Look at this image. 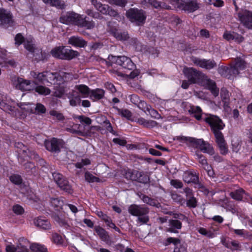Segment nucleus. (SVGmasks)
<instances>
[{
    "instance_id": "obj_53",
    "label": "nucleus",
    "mask_w": 252,
    "mask_h": 252,
    "mask_svg": "<svg viewBox=\"0 0 252 252\" xmlns=\"http://www.w3.org/2000/svg\"><path fill=\"white\" fill-rule=\"evenodd\" d=\"M13 211L17 215H22L24 212L23 208L19 205H15L13 206Z\"/></svg>"
},
{
    "instance_id": "obj_23",
    "label": "nucleus",
    "mask_w": 252,
    "mask_h": 252,
    "mask_svg": "<svg viewBox=\"0 0 252 252\" xmlns=\"http://www.w3.org/2000/svg\"><path fill=\"white\" fill-rule=\"evenodd\" d=\"M12 21V15L4 8H0V25L9 24Z\"/></svg>"
},
{
    "instance_id": "obj_48",
    "label": "nucleus",
    "mask_w": 252,
    "mask_h": 252,
    "mask_svg": "<svg viewBox=\"0 0 252 252\" xmlns=\"http://www.w3.org/2000/svg\"><path fill=\"white\" fill-rule=\"evenodd\" d=\"M224 245L226 248L230 249L233 251L238 250L240 248L239 243L235 241H232L230 244H225Z\"/></svg>"
},
{
    "instance_id": "obj_26",
    "label": "nucleus",
    "mask_w": 252,
    "mask_h": 252,
    "mask_svg": "<svg viewBox=\"0 0 252 252\" xmlns=\"http://www.w3.org/2000/svg\"><path fill=\"white\" fill-rule=\"evenodd\" d=\"M68 98L69 99V104L72 106H76L80 102V96L75 91H72L70 93Z\"/></svg>"
},
{
    "instance_id": "obj_59",
    "label": "nucleus",
    "mask_w": 252,
    "mask_h": 252,
    "mask_svg": "<svg viewBox=\"0 0 252 252\" xmlns=\"http://www.w3.org/2000/svg\"><path fill=\"white\" fill-rule=\"evenodd\" d=\"M174 252H187V248L179 243L175 246Z\"/></svg>"
},
{
    "instance_id": "obj_60",
    "label": "nucleus",
    "mask_w": 252,
    "mask_h": 252,
    "mask_svg": "<svg viewBox=\"0 0 252 252\" xmlns=\"http://www.w3.org/2000/svg\"><path fill=\"white\" fill-rule=\"evenodd\" d=\"M86 13L89 16H90L94 18H99L102 17L98 13L94 12L91 9H87Z\"/></svg>"
},
{
    "instance_id": "obj_63",
    "label": "nucleus",
    "mask_w": 252,
    "mask_h": 252,
    "mask_svg": "<svg viewBox=\"0 0 252 252\" xmlns=\"http://www.w3.org/2000/svg\"><path fill=\"white\" fill-rule=\"evenodd\" d=\"M15 44L17 45H20L24 41V37L20 34H17L15 38Z\"/></svg>"
},
{
    "instance_id": "obj_16",
    "label": "nucleus",
    "mask_w": 252,
    "mask_h": 252,
    "mask_svg": "<svg viewBox=\"0 0 252 252\" xmlns=\"http://www.w3.org/2000/svg\"><path fill=\"white\" fill-rule=\"evenodd\" d=\"M238 17L246 27L252 29V11L243 10L238 13Z\"/></svg>"
},
{
    "instance_id": "obj_2",
    "label": "nucleus",
    "mask_w": 252,
    "mask_h": 252,
    "mask_svg": "<svg viewBox=\"0 0 252 252\" xmlns=\"http://www.w3.org/2000/svg\"><path fill=\"white\" fill-rule=\"evenodd\" d=\"M64 73H53L50 71H44L39 72L37 71H32L30 72V75L32 78L36 81L45 83L47 82L52 84L60 85L62 84L64 79L63 75Z\"/></svg>"
},
{
    "instance_id": "obj_38",
    "label": "nucleus",
    "mask_w": 252,
    "mask_h": 252,
    "mask_svg": "<svg viewBox=\"0 0 252 252\" xmlns=\"http://www.w3.org/2000/svg\"><path fill=\"white\" fill-rule=\"evenodd\" d=\"M137 122L140 125H143L147 127H152L155 126L157 123L154 121H147L143 118H140L137 120Z\"/></svg>"
},
{
    "instance_id": "obj_12",
    "label": "nucleus",
    "mask_w": 252,
    "mask_h": 252,
    "mask_svg": "<svg viewBox=\"0 0 252 252\" xmlns=\"http://www.w3.org/2000/svg\"><path fill=\"white\" fill-rule=\"evenodd\" d=\"M53 177L55 182L58 185L61 189L67 193L71 194L73 190L68 182L64 179L63 175L59 173H53Z\"/></svg>"
},
{
    "instance_id": "obj_10",
    "label": "nucleus",
    "mask_w": 252,
    "mask_h": 252,
    "mask_svg": "<svg viewBox=\"0 0 252 252\" xmlns=\"http://www.w3.org/2000/svg\"><path fill=\"white\" fill-rule=\"evenodd\" d=\"M16 105L26 111L33 112L34 106L30 103H16L12 101L10 104H8L3 101L0 102V108L4 111L9 112L13 111Z\"/></svg>"
},
{
    "instance_id": "obj_15",
    "label": "nucleus",
    "mask_w": 252,
    "mask_h": 252,
    "mask_svg": "<svg viewBox=\"0 0 252 252\" xmlns=\"http://www.w3.org/2000/svg\"><path fill=\"white\" fill-rule=\"evenodd\" d=\"M64 143L61 139L53 138L50 140L45 142V145L47 150L53 152H59L61 148L64 146Z\"/></svg>"
},
{
    "instance_id": "obj_62",
    "label": "nucleus",
    "mask_w": 252,
    "mask_h": 252,
    "mask_svg": "<svg viewBox=\"0 0 252 252\" xmlns=\"http://www.w3.org/2000/svg\"><path fill=\"white\" fill-rule=\"evenodd\" d=\"M65 93V90L63 88L57 89L54 92V95L58 97H61Z\"/></svg>"
},
{
    "instance_id": "obj_11",
    "label": "nucleus",
    "mask_w": 252,
    "mask_h": 252,
    "mask_svg": "<svg viewBox=\"0 0 252 252\" xmlns=\"http://www.w3.org/2000/svg\"><path fill=\"white\" fill-rule=\"evenodd\" d=\"M108 59L112 63L117 64L128 69H132L134 67V64L130 59L126 56H110Z\"/></svg>"
},
{
    "instance_id": "obj_21",
    "label": "nucleus",
    "mask_w": 252,
    "mask_h": 252,
    "mask_svg": "<svg viewBox=\"0 0 252 252\" xmlns=\"http://www.w3.org/2000/svg\"><path fill=\"white\" fill-rule=\"evenodd\" d=\"M16 88L24 91L33 90V84L29 80H25L22 78L17 79Z\"/></svg>"
},
{
    "instance_id": "obj_5",
    "label": "nucleus",
    "mask_w": 252,
    "mask_h": 252,
    "mask_svg": "<svg viewBox=\"0 0 252 252\" xmlns=\"http://www.w3.org/2000/svg\"><path fill=\"white\" fill-rule=\"evenodd\" d=\"M128 211L131 215L138 217L137 221L140 222V224L146 223L149 220L148 216L149 209L143 205H130L128 208Z\"/></svg>"
},
{
    "instance_id": "obj_45",
    "label": "nucleus",
    "mask_w": 252,
    "mask_h": 252,
    "mask_svg": "<svg viewBox=\"0 0 252 252\" xmlns=\"http://www.w3.org/2000/svg\"><path fill=\"white\" fill-rule=\"evenodd\" d=\"M141 199L144 203H147L151 206L156 207L158 206L159 203L157 200L151 198L147 196L143 195L141 198Z\"/></svg>"
},
{
    "instance_id": "obj_44",
    "label": "nucleus",
    "mask_w": 252,
    "mask_h": 252,
    "mask_svg": "<svg viewBox=\"0 0 252 252\" xmlns=\"http://www.w3.org/2000/svg\"><path fill=\"white\" fill-rule=\"evenodd\" d=\"M97 215L99 217L103 219L110 227H116L115 224L111 222L110 219L106 215L103 214L101 211L97 212Z\"/></svg>"
},
{
    "instance_id": "obj_50",
    "label": "nucleus",
    "mask_w": 252,
    "mask_h": 252,
    "mask_svg": "<svg viewBox=\"0 0 252 252\" xmlns=\"http://www.w3.org/2000/svg\"><path fill=\"white\" fill-rule=\"evenodd\" d=\"M170 226L177 229H180L182 228V223L180 221L176 220H171L169 221Z\"/></svg>"
},
{
    "instance_id": "obj_24",
    "label": "nucleus",
    "mask_w": 252,
    "mask_h": 252,
    "mask_svg": "<svg viewBox=\"0 0 252 252\" xmlns=\"http://www.w3.org/2000/svg\"><path fill=\"white\" fill-rule=\"evenodd\" d=\"M140 105L141 106H139V108H141L144 111L146 110L148 111L152 117L155 119H159L160 118V116L158 111L152 109L151 106L148 105L145 101L140 102Z\"/></svg>"
},
{
    "instance_id": "obj_17",
    "label": "nucleus",
    "mask_w": 252,
    "mask_h": 252,
    "mask_svg": "<svg viewBox=\"0 0 252 252\" xmlns=\"http://www.w3.org/2000/svg\"><path fill=\"white\" fill-rule=\"evenodd\" d=\"M213 133L215 135L216 141L220 148V153L222 154H226L228 152V148L222 133L220 130L214 131Z\"/></svg>"
},
{
    "instance_id": "obj_30",
    "label": "nucleus",
    "mask_w": 252,
    "mask_h": 252,
    "mask_svg": "<svg viewBox=\"0 0 252 252\" xmlns=\"http://www.w3.org/2000/svg\"><path fill=\"white\" fill-rule=\"evenodd\" d=\"M74 89L77 91L83 97H87L89 96L90 91L89 88L85 85H76Z\"/></svg>"
},
{
    "instance_id": "obj_42",
    "label": "nucleus",
    "mask_w": 252,
    "mask_h": 252,
    "mask_svg": "<svg viewBox=\"0 0 252 252\" xmlns=\"http://www.w3.org/2000/svg\"><path fill=\"white\" fill-rule=\"evenodd\" d=\"M35 91L39 94L46 95L49 94L51 93L50 90L42 85H39L35 88Z\"/></svg>"
},
{
    "instance_id": "obj_27",
    "label": "nucleus",
    "mask_w": 252,
    "mask_h": 252,
    "mask_svg": "<svg viewBox=\"0 0 252 252\" xmlns=\"http://www.w3.org/2000/svg\"><path fill=\"white\" fill-rule=\"evenodd\" d=\"M104 95V91L100 89H96L90 91L89 97L93 101L101 99Z\"/></svg>"
},
{
    "instance_id": "obj_7",
    "label": "nucleus",
    "mask_w": 252,
    "mask_h": 252,
    "mask_svg": "<svg viewBox=\"0 0 252 252\" xmlns=\"http://www.w3.org/2000/svg\"><path fill=\"white\" fill-rule=\"evenodd\" d=\"M180 138L182 140L189 141L193 146L199 149L203 153H207L211 155L214 153V149L211 145L205 142L201 139H198L186 137H181Z\"/></svg>"
},
{
    "instance_id": "obj_33",
    "label": "nucleus",
    "mask_w": 252,
    "mask_h": 252,
    "mask_svg": "<svg viewBox=\"0 0 252 252\" xmlns=\"http://www.w3.org/2000/svg\"><path fill=\"white\" fill-rule=\"evenodd\" d=\"M46 4L55 6L57 8L62 9L65 6L64 2L61 0H42Z\"/></svg>"
},
{
    "instance_id": "obj_1",
    "label": "nucleus",
    "mask_w": 252,
    "mask_h": 252,
    "mask_svg": "<svg viewBox=\"0 0 252 252\" xmlns=\"http://www.w3.org/2000/svg\"><path fill=\"white\" fill-rule=\"evenodd\" d=\"M183 73L189 79L190 83H195L200 78H202L201 84L206 88L210 90L214 96L219 94V89L217 88L215 83L209 79L206 76L201 74L192 67H184Z\"/></svg>"
},
{
    "instance_id": "obj_32",
    "label": "nucleus",
    "mask_w": 252,
    "mask_h": 252,
    "mask_svg": "<svg viewBox=\"0 0 252 252\" xmlns=\"http://www.w3.org/2000/svg\"><path fill=\"white\" fill-rule=\"evenodd\" d=\"M188 111L190 114L192 115L197 120L201 119L202 110L199 107L190 106Z\"/></svg>"
},
{
    "instance_id": "obj_40",
    "label": "nucleus",
    "mask_w": 252,
    "mask_h": 252,
    "mask_svg": "<svg viewBox=\"0 0 252 252\" xmlns=\"http://www.w3.org/2000/svg\"><path fill=\"white\" fill-rule=\"evenodd\" d=\"M197 177L192 173L185 172L183 175L184 181L188 183L193 182L197 180Z\"/></svg>"
},
{
    "instance_id": "obj_28",
    "label": "nucleus",
    "mask_w": 252,
    "mask_h": 252,
    "mask_svg": "<svg viewBox=\"0 0 252 252\" xmlns=\"http://www.w3.org/2000/svg\"><path fill=\"white\" fill-rule=\"evenodd\" d=\"M69 44H71L74 46L83 47H84L86 42L81 38L78 36H71L70 37L68 41Z\"/></svg>"
},
{
    "instance_id": "obj_14",
    "label": "nucleus",
    "mask_w": 252,
    "mask_h": 252,
    "mask_svg": "<svg viewBox=\"0 0 252 252\" xmlns=\"http://www.w3.org/2000/svg\"><path fill=\"white\" fill-rule=\"evenodd\" d=\"M205 121L209 124L213 132L220 130L225 126L222 120L215 115H208Z\"/></svg>"
},
{
    "instance_id": "obj_22",
    "label": "nucleus",
    "mask_w": 252,
    "mask_h": 252,
    "mask_svg": "<svg viewBox=\"0 0 252 252\" xmlns=\"http://www.w3.org/2000/svg\"><path fill=\"white\" fill-rule=\"evenodd\" d=\"M196 156L199 162L201 164L204 169L207 171L208 175L210 177H213L214 174V171L212 170L211 166L208 164L204 156L198 154H196Z\"/></svg>"
},
{
    "instance_id": "obj_64",
    "label": "nucleus",
    "mask_w": 252,
    "mask_h": 252,
    "mask_svg": "<svg viewBox=\"0 0 252 252\" xmlns=\"http://www.w3.org/2000/svg\"><path fill=\"white\" fill-rule=\"evenodd\" d=\"M52 240L54 243L59 244L62 242V237L57 233L53 234Z\"/></svg>"
},
{
    "instance_id": "obj_35",
    "label": "nucleus",
    "mask_w": 252,
    "mask_h": 252,
    "mask_svg": "<svg viewBox=\"0 0 252 252\" xmlns=\"http://www.w3.org/2000/svg\"><path fill=\"white\" fill-rule=\"evenodd\" d=\"M24 43L25 48L29 52L32 53L36 50L32 37L26 38V40H24Z\"/></svg>"
},
{
    "instance_id": "obj_51",
    "label": "nucleus",
    "mask_w": 252,
    "mask_h": 252,
    "mask_svg": "<svg viewBox=\"0 0 252 252\" xmlns=\"http://www.w3.org/2000/svg\"><path fill=\"white\" fill-rule=\"evenodd\" d=\"M10 181L16 185H19L22 183V179L20 176L18 175H12L9 178Z\"/></svg>"
},
{
    "instance_id": "obj_61",
    "label": "nucleus",
    "mask_w": 252,
    "mask_h": 252,
    "mask_svg": "<svg viewBox=\"0 0 252 252\" xmlns=\"http://www.w3.org/2000/svg\"><path fill=\"white\" fill-rule=\"evenodd\" d=\"M170 184L172 186L176 188H181L183 186L182 183L178 180H172L170 181Z\"/></svg>"
},
{
    "instance_id": "obj_49",
    "label": "nucleus",
    "mask_w": 252,
    "mask_h": 252,
    "mask_svg": "<svg viewBox=\"0 0 252 252\" xmlns=\"http://www.w3.org/2000/svg\"><path fill=\"white\" fill-rule=\"evenodd\" d=\"M143 174V173L142 172H139L136 170L133 171L130 180L141 182L142 180L141 179V177L142 176Z\"/></svg>"
},
{
    "instance_id": "obj_47",
    "label": "nucleus",
    "mask_w": 252,
    "mask_h": 252,
    "mask_svg": "<svg viewBox=\"0 0 252 252\" xmlns=\"http://www.w3.org/2000/svg\"><path fill=\"white\" fill-rule=\"evenodd\" d=\"M114 36L118 40H126L128 36V34L126 32H122L120 31H116L114 32Z\"/></svg>"
},
{
    "instance_id": "obj_58",
    "label": "nucleus",
    "mask_w": 252,
    "mask_h": 252,
    "mask_svg": "<svg viewBox=\"0 0 252 252\" xmlns=\"http://www.w3.org/2000/svg\"><path fill=\"white\" fill-rule=\"evenodd\" d=\"M34 109L35 111L38 113H44L46 111V108L45 106L41 103H37Z\"/></svg>"
},
{
    "instance_id": "obj_57",
    "label": "nucleus",
    "mask_w": 252,
    "mask_h": 252,
    "mask_svg": "<svg viewBox=\"0 0 252 252\" xmlns=\"http://www.w3.org/2000/svg\"><path fill=\"white\" fill-rule=\"evenodd\" d=\"M207 2L210 4H213L216 7H221L223 5V1L221 0H208Z\"/></svg>"
},
{
    "instance_id": "obj_41",
    "label": "nucleus",
    "mask_w": 252,
    "mask_h": 252,
    "mask_svg": "<svg viewBox=\"0 0 252 252\" xmlns=\"http://www.w3.org/2000/svg\"><path fill=\"white\" fill-rule=\"evenodd\" d=\"M94 230L97 234L101 239L106 240L108 239V236L107 233L103 228L97 226L95 227Z\"/></svg>"
},
{
    "instance_id": "obj_25",
    "label": "nucleus",
    "mask_w": 252,
    "mask_h": 252,
    "mask_svg": "<svg viewBox=\"0 0 252 252\" xmlns=\"http://www.w3.org/2000/svg\"><path fill=\"white\" fill-rule=\"evenodd\" d=\"M223 37L228 41L234 40L235 41L239 43L242 42L243 40V38L242 36L236 33L233 32H231L228 31H226L224 33Z\"/></svg>"
},
{
    "instance_id": "obj_54",
    "label": "nucleus",
    "mask_w": 252,
    "mask_h": 252,
    "mask_svg": "<svg viewBox=\"0 0 252 252\" xmlns=\"http://www.w3.org/2000/svg\"><path fill=\"white\" fill-rule=\"evenodd\" d=\"M85 179L89 182H94L97 181V178L94 176L89 172H86L85 175Z\"/></svg>"
},
{
    "instance_id": "obj_52",
    "label": "nucleus",
    "mask_w": 252,
    "mask_h": 252,
    "mask_svg": "<svg viewBox=\"0 0 252 252\" xmlns=\"http://www.w3.org/2000/svg\"><path fill=\"white\" fill-rule=\"evenodd\" d=\"M80 126L78 124H74L71 128H68V131L72 133H79L81 134L82 133L80 130Z\"/></svg>"
},
{
    "instance_id": "obj_8",
    "label": "nucleus",
    "mask_w": 252,
    "mask_h": 252,
    "mask_svg": "<svg viewBox=\"0 0 252 252\" xmlns=\"http://www.w3.org/2000/svg\"><path fill=\"white\" fill-rule=\"evenodd\" d=\"M175 7L188 12H192L199 8L196 0H171Z\"/></svg>"
},
{
    "instance_id": "obj_13",
    "label": "nucleus",
    "mask_w": 252,
    "mask_h": 252,
    "mask_svg": "<svg viewBox=\"0 0 252 252\" xmlns=\"http://www.w3.org/2000/svg\"><path fill=\"white\" fill-rule=\"evenodd\" d=\"M53 177L55 182L58 185L61 189L67 193L71 194L73 190L68 182L64 179L63 175L59 173H53Z\"/></svg>"
},
{
    "instance_id": "obj_55",
    "label": "nucleus",
    "mask_w": 252,
    "mask_h": 252,
    "mask_svg": "<svg viewBox=\"0 0 252 252\" xmlns=\"http://www.w3.org/2000/svg\"><path fill=\"white\" fill-rule=\"evenodd\" d=\"M50 114L51 116L54 117V118L57 119L59 120H62L63 119V115L58 112L55 110H52L50 112Z\"/></svg>"
},
{
    "instance_id": "obj_19",
    "label": "nucleus",
    "mask_w": 252,
    "mask_h": 252,
    "mask_svg": "<svg viewBox=\"0 0 252 252\" xmlns=\"http://www.w3.org/2000/svg\"><path fill=\"white\" fill-rule=\"evenodd\" d=\"M191 61L193 63L200 67L210 69L216 65L214 61L210 60L200 59L195 57L191 58Z\"/></svg>"
},
{
    "instance_id": "obj_3",
    "label": "nucleus",
    "mask_w": 252,
    "mask_h": 252,
    "mask_svg": "<svg viewBox=\"0 0 252 252\" xmlns=\"http://www.w3.org/2000/svg\"><path fill=\"white\" fill-rule=\"evenodd\" d=\"M60 21L63 24H74L87 29H91L94 27L93 21H88L86 17H84L74 12H68L63 14L60 18Z\"/></svg>"
},
{
    "instance_id": "obj_9",
    "label": "nucleus",
    "mask_w": 252,
    "mask_h": 252,
    "mask_svg": "<svg viewBox=\"0 0 252 252\" xmlns=\"http://www.w3.org/2000/svg\"><path fill=\"white\" fill-rule=\"evenodd\" d=\"M91 0L92 4L102 14L114 17L119 21L122 20V17L119 15L117 11L112 9L109 5L103 4L101 2H98L97 0Z\"/></svg>"
},
{
    "instance_id": "obj_37",
    "label": "nucleus",
    "mask_w": 252,
    "mask_h": 252,
    "mask_svg": "<svg viewBox=\"0 0 252 252\" xmlns=\"http://www.w3.org/2000/svg\"><path fill=\"white\" fill-rule=\"evenodd\" d=\"M63 50L64 46L56 47L52 50L51 54L55 58L62 59V56L63 54Z\"/></svg>"
},
{
    "instance_id": "obj_20",
    "label": "nucleus",
    "mask_w": 252,
    "mask_h": 252,
    "mask_svg": "<svg viewBox=\"0 0 252 252\" xmlns=\"http://www.w3.org/2000/svg\"><path fill=\"white\" fill-rule=\"evenodd\" d=\"M33 223L36 227L42 229L48 230L51 228L49 221L44 217L35 218L33 220Z\"/></svg>"
},
{
    "instance_id": "obj_43",
    "label": "nucleus",
    "mask_w": 252,
    "mask_h": 252,
    "mask_svg": "<svg viewBox=\"0 0 252 252\" xmlns=\"http://www.w3.org/2000/svg\"><path fill=\"white\" fill-rule=\"evenodd\" d=\"M244 194V190L240 189L234 192H231L230 194L233 199L237 200H241Z\"/></svg>"
},
{
    "instance_id": "obj_36",
    "label": "nucleus",
    "mask_w": 252,
    "mask_h": 252,
    "mask_svg": "<svg viewBox=\"0 0 252 252\" xmlns=\"http://www.w3.org/2000/svg\"><path fill=\"white\" fill-rule=\"evenodd\" d=\"M30 248L32 252H48L44 246L37 243L32 244Z\"/></svg>"
},
{
    "instance_id": "obj_56",
    "label": "nucleus",
    "mask_w": 252,
    "mask_h": 252,
    "mask_svg": "<svg viewBox=\"0 0 252 252\" xmlns=\"http://www.w3.org/2000/svg\"><path fill=\"white\" fill-rule=\"evenodd\" d=\"M90 164V161L88 159H82L81 162H77L75 164V166L78 168H81L84 165Z\"/></svg>"
},
{
    "instance_id": "obj_4",
    "label": "nucleus",
    "mask_w": 252,
    "mask_h": 252,
    "mask_svg": "<svg viewBox=\"0 0 252 252\" xmlns=\"http://www.w3.org/2000/svg\"><path fill=\"white\" fill-rule=\"evenodd\" d=\"M246 67V63L243 59L241 58H237L235 59V63L234 66L230 68L223 67L219 69L220 73L222 75L227 77L229 79H233L241 71Z\"/></svg>"
},
{
    "instance_id": "obj_18",
    "label": "nucleus",
    "mask_w": 252,
    "mask_h": 252,
    "mask_svg": "<svg viewBox=\"0 0 252 252\" xmlns=\"http://www.w3.org/2000/svg\"><path fill=\"white\" fill-rule=\"evenodd\" d=\"M15 147L17 149V151L21 158H32L35 157L34 153L33 151H30L23 143L18 142L16 143Z\"/></svg>"
},
{
    "instance_id": "obj_31",
    "label": "nucleus",
    "mask_w": 252,
    "mask_h": 252,
    "mask_svg": "<svg viewBox=\"0 0 252 252\" xmlns=\"http://www.w3.org/2000/svg\"><path fill=\"white\" fill-rule=\"evenodd\" d=\"M78 52L72 49L65 48L64 47L63 54L62 59L71 60L78 56Z\"/></svg>"
},
{
    "instance_id": "obj_39",
    "label": "nucleus",
    "mask_w": 252,
    "mask_h": 252,
    "mask_svg": "<svg viewBox=\"0 0 252 252\" xmlns=\"http://www.w3.org/2000/svg\"><path fill=\"white\" fill-rule=\"evenodd\" d=\"M149 1L151 5L156 8H170V6L166 5L165 3L158 1L157 0H149Z\"/></svg>"
},
{
    "instance_id": "obj_46",
    "label": "nucleus",
    "mask_w": 252,
    "mask_h": 252,
    "mask_svg": "<svg viewBox=\"0 0 252 252\" xmlns=\"http://www.w3.org/2000/svg\"><path fill=\"white\" fill-rule=\"evenodd\" d=\"M51 204L57 210H59L62 208L63 204V200L59 199V198H53L51 200Z\"/></svg>"
},
{
    "instance_id": "obj_29",
    "label": "nucleus",
    "mask_w": 252,
    "mask_h": 252,
    "mask_svg": "<svg viewBox=\"0 0 252 252\" xmlns=\"http://www.w3.org/2000/svg\"><path fill=\"white\" fill-rule=\"evenodd\" d=\"M5 51L0 49V65L2 67L13 66L15 65V62L13 60L7 61L4 58Z\"/></svg>"
},
{
    "instance_id": "obj_6",
    "label": "nucleus",
    "mask_w": 252,
    "mask_h": 252,
    "mask_svg": "<svg viewBox=\"0 0 252 252\" xmlns=\"http://www.w3.org/2000/svg\"><path fill=\"white\" fill-rule=\"evenodd\" d=\"M126 16L129 20L136 26L143 25L146 19L145 12L135 8H131L126 12Z\"/></svg>"
},
{
    "instance_id": "obj_34",
    "label": "nucleus",
    "mask_w": 252,
    "mask_h": 252,
    "mask_svg": "<svg viewBox=\"0 0 252 252\" xmlns=\"http://www.w3.org/2000/svg\"><path fill=\"white\" fill-rule=\"evenodd\" d=\"M197 231L208 238H213L215 236L214 231L211 229H207L203 227H199L197 228Z\"/></svg>"
}]
</instances>
